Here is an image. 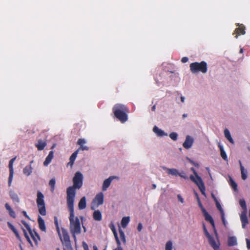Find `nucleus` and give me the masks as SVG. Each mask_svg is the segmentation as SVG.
I'll return each instance as SVG.
<instances>
[{"label":"nucleus","instance_id":"obj_1","mask_svg":"<svg viewBox=\"0 0 250 250\" xmlns=\"http://www.w3.org/2000/svg\"><path fill=\"white\" fill-rule=\"evenodd\" d=\"M83 176L80 172H77L73 178V185L66 189V203H74L76 196V189H80L83 186Z\"/></svg>","mask_w":250,"mask_h":250},{"label":"nucleus","instance_id":"obj_2","mask_svg":"<svg viewBox=\"0 0 250 250\" xmlns=\"http://www.w3.org/2000/svg\"><path fill=\"white\" fill-rule=\"evenodd\" d=\"M67 205L69 211L70 231L72 237L75 240L76 235L80 234L81 232V223L79 218L77 216H75L74 204L67 203Z\"/></svg>","mask_w":250,"mask_h":250},{"label":"nucleus","instance_id":"obj_3","mask_svg":"<svg viewBox=\"0 0 250 250\" xmlns=\"http://www.w3.org/2000/svg\"><path fill=\"white\" fill-rule=\"evenodd\" d=\"M112 110L115 117L121 123H124L127 121V113L129 110L126 105L120 104H116Z\"/></svg>","mask_w":250,"mask_h":250},{"label":"nucleus","instance_id":"obj_4","mask_svg":"<svg viewBox=\"0 0 250 250\" xmlns=\"http://www.w3.org/2000/svg\"><path fill=\"white\" fill-rule=\"evenodd\" d=\"M189 68L191 72L193 74L200 72L204 74L208 70L207 63L205 61H202L200 62H192L190 64Z\"/></svg>","mask_w":250,"mask_h":250},{"label":"nucleus","instance_id":"obj_5","mask_svg":"<svg viewBox=\"0 0 250 250\" xmlns=\"http://www.w3.org/2000/svg\"><path fill=\"white\" fill-rule=\"evenodd\" d=\"M63 246L64 250H72L69 234L64 229H62V234L59 235Z\"/></svg>","mask_w":250,"mask_h":250},{"label":"nucleus","instance_id":"obj_6","mask_svg":"<svg viewBox=\"0 0 250 250\" xmlns=\"http://www.w3.org/2000/svg\"><path fill=\"white\" fill-rule=\"evenodd\" d=\"M37 204L40 214L42 216L46 214V210L44 201V195L40 191L37 192Z\"/></svg>","mask_w":250,"mask_h":250},{"label":"nucleus","instance_id":"obj_7","mask_svg":"<svg viewBox=\"0 0 250 250\" xmlns=\"http://www.w3.org/2000/svg\"><path fill=\"white\" fill-rule=\"evenodd\" d=\"M190 179L193 181L196 185L198 186L202 194L203 195H206L205 193V186L204 183L200 176L197 175L196 176H194L192 175H191L189 177Z\"/></svg>","mask_w":250,"mask_h":250},{"label":"nucleus","instance_id":"obj_8","mask_svg":"<svg viewBox=\"0 0 250 250\" xmlns=\"http://www.w3.org/2000/svg\"><path fill=\"white\" fill-rule=\"evenodd\" d=\"M21 222L28 231L32 239L33 240L36 245H38V242L41 240L40 236L39 234L35 230H32L29 225L26 221L22 220Z\"/></svg>","mask_w":250,"mask_h":250},{"label":"nucleus","instance_id":"obj_9","mask_svg":"<svg viewBox=\"0 0 250 250\" xmlns=\"http://www.w3.org/2000/svg\"><path fill=\"white\" fill-rule=\"evenodd\" d=\"M104 194L102 192L98 193L92 201V209H94L93 207H98L102 205L104 203Z\"/></svg>","mask_w":250,"mask_h":250},{"label":"nucleus","instance_id":"obj_10","mask_svg":"<svg viewBox=\"0 0 250 250\" xmlns=\"http://www.w3.org/2000/svg\"><path fill=\"white\" fill-rule=\"evenodd\" d=\"M16 159V157H15L14 158L11 159L9 162V176L8 178V182L9 187L11 186V183L13 180L14 174L13 163Z\"/></svg>","mask_w":250,"mask_h":250},{"label":"nucleus","instance_id":"obj_11","mask_svg":"<svg viewBox=\"0 0 250 250\" xmlns=\"http://www.w3.org/2000/svg\"><path fill=\"white\" fill-rule=\"evenodd\" d=\"M205 234L208 239V242L210 245L213 248L214 250H218L219 248V244H217L215 242L213 236L210 235L208 231L205 232Z\"/></svg>","mask_w":250,"mask_h":250},{"label":"nucleus","instance_id":"obj_12","mask_svg":"<svg viewBox=\"0 0 250 250\" xmlns=\"http://www.w3.org/2000/svg\"><path fill=\"white\" fill-rule=\"evenodd\" d=\"M194 142V139L189 135H187L186 137V140L183 144V147L186 149H189L191 148Z\"/></svg>","mask_w":250,"mask_h":250},{"label":"nucleus","instance_id":"obj_13","mask_svg":"<svg viewBox=\"0 0 250 250\" xmlns=\"http://www.w3.org/2000/svg\"><path fill=\"white\" fill-rule=\"evenodd\" d=\"M202 213L204 214L205 220L209 222L211 224L213 229H215L214 221L211 216L210 214H209V213L207 211L206 209H204L203 212Z\"/></svg>","mask_w":250,"mask_h":250},{"label":"nucleus","instance_id":"obj_14","mask_svg":"<svg viewBox=\"0 0 250 250\" xmlns=\"http://www.w3.org/2000/svg\"><path fill=\"white\" fill-rule=\"evenodd\" d=\"M115 177L114 176H110L108 178L105 179L103 183L102 189L105 191L110 186L111 183L113 179Z\"/></svg>","mask_w":250,"mask_h":250},{"label":"nucleus","instance_id":"obj_15","mask_svg":"<svg viewBox=\"0 0 250 250\" xmlns=\"http://www.w3.org/2000/svg\"><path fill=\"white\" fill-rule=\"evenodd\" d=\"M215 204L216 206V208H217V209L219 210V211L220 212L222 222H223V224L224 225V226H226V221H225V218L224 211L220 204L219 203L218 201L215 202Z\"/></svg>","mask_w":250,"mask_h":250},{"label":"nucleus","instance_id":"obj_16","mask_svg":"<svg viewBox=\"0 0 250 250\" xmlns=\"http://www.w3.org/2000/svg\"><path fill=\"white\" fill-rule=\"evenodd\" d=\"M245 27L244 25H242L241 26L236 28L233 33V35L236 34L235 38H237L238 36L240 34L244 35L245 34Z\"/></svg>","mask_w":250,"mask_h":250},{"label":"nucleus","instance_id":"obj_17","mask_svg":"<svg viewBox=\"0 0 250 250\" xmlns=\"http://www.w3.org/2000/svg\"><path fill=\"white\" fill-rule=\"evenodd\" d=\"M109 227L113 233V234L115 237V240H116L117 245L119 246H121V242L118 238V234H117L115 226L114 225V224L113 223H111L109 225Z\"/></svg>","mask_w":250,"mask_h":250},{"label":"nucleus","instance_id":"obj_18","mask_svg":"<svg viewBox=\"0 0 250 250\" xmlns=\"http://www.w3.org/2000/svg\"><path fill=\"white\" fill-rule=\"evenodd\" d=\"M38 222L39 224V229L43 232H46V229L44 220L40 216L38 217Z\"/></svg>","mask_w":250,"mask_h":250},{"label":"nucleus","instance_id":"obj_19","mask_svg":"<svg viewBox=\"0 0 250 250\" xmlns=\"http://www.w3.org/2000/svg\"><path fill=\"white\" fill-rule=\"evenodd\" d=\"M53 157L54 152L53 151H50L43 162V165L45 167L47 166L51 163Z\"/></svg>","mask_w":250,"mask_h":250},{"label":"nucleus","instance_id":"obj_20","mask_svg":"<svg viewBox=\"0 0 250 250\" xmlns=\"http://www.w3.org/2000/svg\"><path fill=\"white\" fill-rule=\"evenodd\" d=\"M46 146V143L45 141L42 140H39L38 143L35 145V146L37 148L38 150H42Z\"/></svg>","mask_w":250,"mask_h":250},{"label":"nucleus","instance_id":"obj_21","mask_svg":"<svg viewBox=\"0 0 250 250\" xmlns=\"http://www.w3.org/2000/svg\"><path fill=\"white\" fill-rule=\"evenodd\" d=\"M86 207V202L85 197H82L78 204V208L80 210L83 209Z\"/></svg>","mask_w":250,"mask_h":250},{"label":"nucleus","instance_id":"obj_22","mask_svg":"<svg viewBox=\"0 0 250 250\" xmlns=\"http://www.w3.org/2000/svg\"><path fill=\"white\" fill-rule=\"evenodd\" d=\"M241 221L242 222V225L243 228L245 227V226L248 223V220L246 213L243 212L242 213L241 216Z\"/></svg>","mask_w":250,"mask_h":250},{"label":"nucleus","instance_id":"obj_23","mask_svg":"<svg viewBox=\"0 0 250 250\" xmlns=\"http://www.w3.org/2000/svg\"><path fill=\"white\" fill-rule=\"evenodd\" d=\"M239 163L240 167L242 178L244 180H245L247 178V171L245 169L244 167L242 165V164L240 160L239 161Z\"/></svg>","mask_w":250,"mask_h":250},{"label":"nucleus","instance_id":"obj_24","mask_svg":"<svg viewBox=\"0 0 250 250\" xmlns=\"http://www.w3.org/2000/svg\"><path fill=\"white\" fill-rule=\"evenodd\" d=\"M9 195L11 199L15 203H19L20 199L17 194L13 190L9 192Z\"/></svg>","mask_w":250,"mask_h":250},{"label":"nucleus","instance_id":"obj_25","mask_svg":"<svg viewBox=\"0 0 250 250\" xmlns=\"http://www.w3.org/2000/svg\"><path fill=\"white\" fill-rule=\"evenodd\" d=\"M93 217L95 221H100L102 220V216L101 211L99 210H95L93 213Z\"/></svg>","mask_w":250,"mask_h":250},{"label":"nucleus","instance_id":"obj_26","mask_svg":"<svg viewBox=\"0 0 250 250\" xmlns=\"http://www.w3.org/2000/svg\"><path fill=\"white\" fill-rule=\"evenodd\" d=\"M78 152L79 150L78 149L71 155L69 158V162L67 164L68 165H70V166H72L73 165L74 161L77 156Z\"/></svg>","mask_w":250,"mask_h":250},{"label":"nucleus","instance_id":"obj_27","mask_svg":"<svg viewBox=\"0 0 250 250\" xmlns=\"http://www.w3.org/2000/svg\"><path fill=\"white\" fill-rule=\"evenodd\" d=\"M153 130L158 136L162 137L167 135V133H165L163 130L159 128L157 126L153 127Z\"/></svg>","mask_w":250,"mask_h":250},{"label":"nucleus","instance_id":"obj_28","mask_svg":"<svg viewBox=\"0 0 250 250\" xmlns=\"http://www.w3.org/2000/svg\"><path fill=\"white\" fill-rule=\"evenodd\" d=\"M5 207L6 209H7V210L8 211L10 216L13 218H16L15 212L12 209V208L9 206V205L8 203H6L5 205Z\"/></svg>","mask_w":250,"mask_h":250},{"label":"nucleus","instance_id":"obj_29","mask_svg":"<svg viewBox=\"0 0 250 250\" xmlns=\"http://www.w3.org/2000/svg\"><path fill=\"white\" fill-rule=\"evenodd\" d=\"M224 135L225 137L230 143L234 144V141L231 136L229 130L227 128H226L224 130Z\"/></svg>","mask_w":250,"mask_h":250},{"label":"nucleus","instance_id":"obj_30","mask_svg":"<svg viewBox=\"0 0 250 250\" xmlns=\"http://www.w3.org/2000/svg\"><path fill=\"white\" fill-rule=\"evenodd\" d=\"M32 172V167L31 165L26 166L23 169V173L26 176H29Z\"/></svg>","mask_w":250,"mask_h":250},{"label":"nucleus","instance_id":"obj_31","mask_svg":"<svg viewBox=\"0 0 250 250\" xmlns=\"http://www.w3.org/2000/svg\"><path fill=\"white\" fill-rule=\"evenodd\" d=\"M236 238L234 236L229 237L228 239V245L229 246H233L236 245Z\"/></svg>","mask_w":250,"mask_h":250},{"label":"nucleus","instance_id":"obj_32","mask_svg":"<svg viewBox=\"0 0 250 250\" xmlns=\"http://www.w3.org/2000/svg\"><path fill=\"white\" fill-rule=\"evenodd\" d=\"M7 224H8V226L9 227V228L12 230V231L14 233V234H15L16 237L18 238V239H20V235L19 234V232L18 231H17V230L16 229V228H15V227L12 225L10 222H8L7 223Z\"/></svg>","mask_w":250,"mask_h":250},{"label":"nucleus","instance_id":"obj_33","mask_svg":"<svg viewBox=\"0 0 250 250\" xmlns=\"http://www.w3.org/2000/svg\"><path fill=\"white\" fill-rule=\"evenodd\" d=\"M219 147L220 148V154H221V156L222 157V158L225 160V161H228V157H227V155L225 151V150H224V148H223V147L222 146L219 145Z\"/></svg>","mask_w":250,"mask_h":250},{"label":"nucleus","instance_id":"obj_34","mask_svg":"<svg viewBox=\"0 0 250 250\" xmlns=\"http://www.w3.org/2000/svg\"><path fill=\"white\" fill-rule=\"evenodd\" d=\"M167 173L168 174L177 176L179 174V171L175 168H167Z\"/></svg>","mask_w":250,"mask_h":250},{"label":"nucleus","instance_id":"obj_35","mask_svg":"<svg viewBox=\"0 0 250 250\" xmlns=\"http://www.w3.org/2000/svg\"><path fill=\"white\" fill-rule=\"evenodd\" d=\"M130 221L129 217H124L121 221V225L123 228H125L127 225Z\"/></svg>","mask_w":250,"mask_h":250},{"label":"nucleus","instance_id":"obj_36","mask_svg":"<svg viewBox=\"0 0 250 250\" xmlns=\"http://www.w3.org/2000/svg\"><path fill=\"white\" fill-rule=\"evenodd\" d=\"M55 183L56 181L55 178H52L49 181V185L51 188L52 191H53L54 190Z\"/></svg>","mask_w":250,"mask_h":250},{"label":"nucleus","instance_id":"obj_37","mask_svg":"<svg viewBox=\"0 0 250 250\" xmlns=\"http://www.w3.org/2000/svg\"><path fill=\"white\" fill-rule=\"evenodd\" d=\"M230 185L231 188L235 190H237V185L236 182L231 178L230 179Z\"/></svg>","mask_w":250,"mask_h":250},{"label":"nucleus","instance_id":"obj_38","mask_svg":"<svg viewBox=\"0 0 250 250\" xmlns=\"http://www.w3.org/2000/svg\"><path fill=\"white\" fill-rule=\"evenodd\" d=\"M166 250H172V243L171 241H168L166 244Z\"/></svg>","mask_w":250,"mask_h":250},{"label":"nucleus","instance_id":"obj_39","mask_svg":"<svg viewBox=\"0 0 250 250\" xmlns=\"http://www.w3.org/2000/svg\"><path fill=\"white\" fill-rule=\"evenodd\" d=\"M119 234H120V236L121 240L124 243H125V235L124 234V231L121 229H119Z\"/></svg>","mask_w":250,"mask_h":250},{"label":"nucleus","instance_id":"obj_40","mask_svg":"<svg viewBox=\"0 0 250 250\" xmlns=\"http://www.w3.org/2000/svg\"><path fill=\"white\" fill-rule=\"evenodd\" d=\"M170 138L173 141H176L177 139L178 134L176 132H172L169 134Z\"/></svg>","mask_w":250,"mask_h":250},{"label":"nucleus","instance_id":"obj_41","mask_svg":"<svg viewBox=\"0 0 250 250\" xmlns=\"http://www.w3.org/2000/svg\"><path fill=\"white\" fill-rule=\"evenodd\" d=\"M240 205L243 209H246L247 206L246 202L244 200H240L239 202Z\"/></svg>","mask_w":250,"mask_h":250},{"label":"nucleus","instance_id":"obj_42","mask_svg":"<svg viewBox=\"0 0 250 250\" xmlns=\"http://www.w3.org/2000/svg\"><path fill=\"white\" fill-rule=\"evenodd\" d=\"M23 229V231L25 237L27 239V241L29 243L31 244V241L29 236L28 235L27 232L26 231V230L24 229Z\"/></svg>","mask_w":250,"mask_h":250},{"label":"nucleus","instance_id":"obj_43","mask_svg":"<svg viewBox=\"0 0 250 250\" xmlns=\"http://www.w3.org/2000/svg\"><path fill=\"white\" fill-rule=\"evenodd\" d=\"M197 200H198V202L199 206L201 208L202 212H203L204 209H206L203 206V205H202V203H201V201L200 200L199 197H198L197 194Z\"/></svg>","mask_w":250,"mask_h":250},{"label":"nucleus","instance_id":"obj_44","mask_svg":"<svg viewBox=\"0 0 250 250\" xmlns=\"http://www.w3.org/2000/svg\"><path fill=\"white\" fill-rule=\"evenodd\" d=\"M85 143V141L84 139H79L78 141V144L82 146Z\"/></svg>","mask_w":250,"mask_h":250},{"label":"nucleus","instance_id":"obj_45","mask_svg":"<svg viewBox=\"0 0 250 250\" xmlns=\"http://www.w3.org/2000/svg\"><path fill=\"white\" fill-rule=\"evenodd\" d=\"M178 176H180L182 178H183L185 179L188 178L187 176L186 173L184 171H182L181 172H179Z\"/></svg>","mask_w":250,"mask_h":250},{"label":"nucleus","instance_id":"obj_46","mask_svg":"<svg viewBox=\"0 0 250 250\" xmlns=\"http://www.w3.org/2000/svg\"><path fill=\"white\" fill-rule=\"evenodd\" d=\"M83 247L84 250H89L88 245L85 242H83Z\"/></svg>","mask_w":250,"mask_h":250},{"label":"nucleus","instance_id":"obj_47","mask_svg":"<svg viewBox=\"0 0 250 250\" xmlns=\"http://www.w3.org/2000/svg\"><path fill=\"white\" fill-rule=\"evenodd\" d=\"M188 57H184L182 58L181 62L183 63H186V62H187L188 61Z\"/></svg>","mask_w":250,"mask_h":250},{"label":"nucleus","instance_id":"obj_48","mask_svg":"<svg viewBox=\"0 0 250 250\" xmlns=\"http://www.w3.org/2000/svg\"><path fill=\"white\" fill-rule=\"evenodd\" d=\"M142 228H143V226H142V225L141 223H139L138 224V225L137 226V229L139 231H140L142 229Z\"/></svg>","mask_w":250,"mask_h":250},{"label":"nucleus","instance_id":"obj_49","mask_svg":"<svg viewBox=\"0 0 250 250\" xmlns=\"http://www.w3.org/2000/svg\"><path fill=\"white\" fill-rule=\"evenodd\" d=\"M81 148L83 150H88L89 149V147L88 146L83 145L81 146Z\"/></svg>","mask_w":250,"mask_h":250},{"label":"nucleus","instance_id":"obj_50","mask_svg":"<svg viewBox=\"0 0 250 250\" xmlns=\"http://www.w3.org/2000/svg\"><path fill=\"white\" fill-rule=\"evenodd\" d=\"M247 247L248 249H250V240L246 239Z\"/></svg>","mask_w":250,"mask_h":250},{"label":"nucleus","instance_id":"obj_51","mask_svg":"<svg viewBox=\"0 0 250 250\" xmlns=\"http://www.w3.org/2000/svg\"><path fill=\"white\" fill-rule=\"evenodd\" d=\"M177 197L180 202L182 203L184 202V199L180 195H178Z\"/></svg>","mask_w":250,"mask_h":250},{"label":"nucleus","instance_id":"obj_52","mask_svg":"<svg viewBox=\"0 0 250 250\" xmlns=\"http://www.w3.org/2000/svg\"><path fill=\"white\" fill-rule=\"evenodd\" d=\"M23 215L27 219H30L29 216L27 215L26 212L25 211H23L22 212Z\"/></svg>","mask_w":250,"mask_h":250},{"label":"nucleus","instance_id":"obj_53","mask_svg":"<svg viewBox=\"0 0 250 250\" xmlns=\"http://www.w3.org/2000/svg\"><path fill=\"white\" fill-rule=\"evenodd\" d=\"M211 197L214 200L215 203L218 201L217 198L215 197V196L213 193L211 194Z\"/></svg>","mask_w":250,"mask_h":250},{"label":"nucleus","instance_id":"obj_54","mask_svg":"<svg viewBox=\"0 0 250 250\" xmlns=\"http://www.w3.org/2000/svg\"><path fill=\"white\" fill-rule=\"evenodd\" d=\"M54 223H55V226H59V223H58V220H57V218L56 217H55L54 218Z\"/></svg>","mask_w":250,"mask_h":250},{"label":"nucleus","instance_id":"obj_55","mask_svg":"<svg viewBox=\"0 0 250 250\" xmlns=\"http://www.w3.org/2000/svg\"><path fill=\"white\" fill-rule=\"evenodd\" d=\"M56 229H57V232L58 233V235L59 236V235H60L61 234V231H60V228H59V226H56Z\"/></svg>","mask_w":250,"mask_h":250},{"label":"nucleus","instance_id":"obj_56","mask_svg":"<svg viewBox=\"0 0 250 250\" xmlns=\"http://www.w3.org/2000/svg\"><path fill=\"white\" fill-rule=\"evenodd\" d=\"M191 170L193 171L194 174L195 175V176H196L197 175H198L197 172L196 171V170H195V169L193 168V167H192L191 168Z\"/></svg>","mask_w":250,"mask_h":250},{"label":"nucleus","instance_id":"obj_57","mask_svg":"<svg viewBox=\"0 0 250 250\" xmlns=\"http://www.w3.org/2000/svg\"><path fill=\"white\" fill-rule=\"evenodd\" d=\"M203 229H204V232H206L207 231H208L205 225L204 224H203Z\"/></svg>","mask_w":250,"mask_h":250},{"label":"nucleus","instance_id":"obj_58","mask_svg":"<svg viewBox=\"0 0 250 250\" xmlns=\"http://www.w3.org/2000/svg\"><path fill=\"white\" fill-rule=\"evenodd\" d=\"M155 109H156V105H154L151 107V110H152V111H154L155 110Z\"/></svg>","mask_w":250,"mask_h":250},{"label":"nucleus","instance_id":"obj_59","mask_svg":"<svg viewBox=\"0 0 250 250\" xmlns=\"http://www.w3.org/2000/svg\"><path fill=\"white\" fill-rule=\"evenodd\" d=\"M181 101L182 103H184L185 101V98L183 96L181 97Z\"/></svg>","mask_w":250,"mask_h":250},{"label":"nucleus","instance_id":"obj_60","mask_svg":"<svg viewBox=\"0 0 250 250\" xmlns=\"http://www.w3.org/2000/svg\"><path fill=\"white\" fill-rule=\"evenodd\" d=\"M118 249H115V250H123V249L121 248L120 246H119L118 245Z\"/></svg>","mask_w":250,"mask_h":250},{"label":"nucleus","instance_id":"obj_61","mask_svg":"<svg viewBox=\"0 0 250 250\" xmlns=\"http://www.w3.org/2000/svg\"><path fill=\"white\" fill-rule=\"evenodd\" d=\"M93 250H98L96 246L93 247Z\"/></svg>","mask_w":250,"mask_h":250},{"label":"nucleus","instance_id":"obj_62","mask_svg":"<svg viewBox=\"0 0 250 250\" xmlns=\"http://www.w3.org/2000/svg\"><path fill=\"white\" fill-rule=\"evenodd\" d=\"M187 117V114H184L183 115V117L184 118H186Z\"/></svg>","mask_w":250,"mask_h":250},{"label":"nucleus","instance_id":"obj_63","mask_svg":"<svg viewBox=\"0 0 250 250\" xmlns=\"http://www.w3.org/2000/svg\"><path fill=\"white\" fill-rule=\"evenodd\" d=\"M156 185H155V184L152 185L153 189H155L156 188Z\"/></svg>","mask_w":250,"mask_h":250},{"label":"nucleus","instance_id":"obj_64","mask_svg":"<svg viewBox=\"0 0 250 250\" xmlns=\"http://www.w3.org/2000/svg\"><path fill=\"white\" fill-rule=\"evenodd\" d=\"M83 229L84 232H86V229L85 227L84 226H83Z\"/></svg>","mask_w":250,"mask_h":250}]
</instances>
